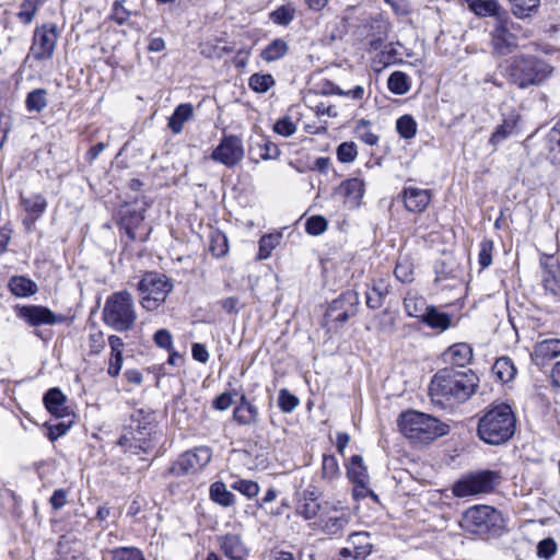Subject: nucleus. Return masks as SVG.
Masks as SVG:
<instances>
[{
    "label": "nucleus",
    "mask_w": 560,
    "mask_h": 560,
    "mask_svg": "<svg viewBox=\"0 0 560 560\" xmlns=\"http://www.w3.org/2000/svg\"><path fill=\"white\" fill-rule=\"evenodd\" d=\"M68 491L66 489H57L49 499L54 510H60L67 504Z\"/></svg>",
    "instance_id": "774afa93"
},
{
    "label": "nucleus",
    "mask_w": 560,
    "mask_h": 560,
    "mask_svg": "<svg viewBox=\"0 0 560 560\" xmlns=\"http://www.w3.org/2000/svg\"><path fill=\"white\" fill-rule=\"evenodd\" d=\"M212 457V452L207 446L196 447L184 453L177 460L176 467L183 474L195 472L205 467Z\"/></svg>",
    "instance_id": "4468645a"
},
{
    "label": "nucleus",
    "mask_w": 560,
    "mask_h": 560,
    "mask_svg": "<svg viewBox=\"0 0 560 560\" xmlns=\"http://www.w3.org/2000/svg\"><path fill=\"white\" fill-rule=\"evenodd\" d=\"M339 191L358 206L364 194V183L357 177L347 179L340 184Z\"/></svg>",
    "instance_id": "c756f323"
},
{
    "label": "nucleus",
    "mask_w": 560,
    "mask_h": 560,
    "mask_svg": "<svg viewBox=\"0 0 560 560\" xmlns=\"http://www.w3.org/2000/svg\"><path fill=\"white\" fill-rule=\"evenodd\" d=\"M359 294L354 291H347L334 300L327 312L326 316L338 323H346L350 317H353L358 312Z\"/></svg>",
    "instance_id": "ddd939ff"
},
{
    "label": "nucleus",
    "mask_w": 560,
    "mask_h": 560,
    "mask_svg": "<svg viewBox=\"0 0 560 560\" xmlns=\"http://www.w3.org/2000/svg\"><path fill=\"white\" fill-rule=\"evenodd\" d=\"M279 241H280V235H272V234L264 235L259 240L258 258L267 259L270 256L272 249L278 245Z\"/></svg>",
    "instance_id": "3c124183"
},
{
    "label": "nucleus",
    "mask_w": 560,
    "mask_h": 560,
    "mask_svg": "<svg viewBox=\"0 0 560 560\" xmlns=\"http://www.w3.org/2000/svg\"><path fill=\"white\" fill-rule=\"evenodd\" d=\"M398 425L401 433L415 444H429L450 432L447 423L415 410L401 413Z\"/></svg>",
    "instance_id": "7ed1b4c3"
},
{
    "label": "nucleus",
    "mask_w": 560,
    "mask_h": 560,
    "mask_svg": "<svg viewBox=\"0 0 560 560\" xmlns=\"http://www.w3.org/2000/svg\"><path fill=\"white\" fill-rule=\"evenodd\" d=\"M25 106L28 112H42L47 106V91L45 89L31 91L26 96Z\"/></svg>",
    "instance_id": "58836bf2"
},
{
    "label": "nucleus",
    "mask_w": 560,
    "mask_h": 560,
    "mask_svg": "<svg viewBox=\"0 0 560 560\" xmlns=\"http://www.w3.org/2000/svg\"><path fill=\"white\" fill-rule=\"evenodd\" d=\"M340 477L339 464L336 456L328 454L323 456L322 478L327 482H332Z\"/></svg>",
    "instance_id": "ea45409f"
},
{
    "label": "nucleus",
    "mask_w": 560,
    "mask_h": 560,
    "mask_svg": "<svg viewBox=\"0 0 560 560\" xmlns=\"http://www.w3.org/2000/svg\"><path fill=\"white\" fill-rule=\"evenodd\" d=\"M19 318L25 320L30 326L56 325L65 322L66 317L61 314H55L51 310L43 305H25L16 307Z\"/></svg>",
    "instance_id": "f8f14e48"
},
{
    "label": "nucleus",
    "mask_w": 560,
    "mask_h": 560,
    "mask_svg": "<svg viewBox=\"0 0 560 560\" xmlns=\"http://www.w3.org/2000/svg\"><path fill=\"white\" fill-rule=\"evenodd\" d=\"M229 250L228 240L225 235L215 233L211 236L210 252L214 257H222Z\"/></svg>",
    "instance_id": "864d4df0"
},
{
    "label": "nucleus",
    "mask_w": 560,
    "mask_h": 560,
    "mask_svg": "<svg viewBox=\"0 0 560 560\" xmlns=\"http://www.w3.org/2000/svg\"><path fill=\"white\" fill-rule=\"evenodd\" d=\"M130 428L139 435L150 434L151 424L153 422V413L144 409H136L130 415Z\"/></svg>",
    "instance_id": "c85d7f7f"
},
{
    "label": "nucleus",
    "mask_w": 560,
    "mask_h": 560,
    "mask_svg": "<svg viewBox=\"0 0 560 560\" xmlns=\"http://www.w3.org/2000/svg\"><path fill=\"white\" fill-rule=\"evenodd\" d=\"M541 266L544 267V271H542L544 288L546 289V291H549L552 295H555V294H557V290H558V282L556 279V275L553 273L552 270L547 269L544 264H541Z\"/></svg>",
    "instance_id": "0e129e2a"
},
{
    "label": "nucleus",
    "mask_w": 560,
    "mask_h": 560,
    "mask_svg": "<svg viewBox=\"0 0 560 560\" xmlns=\"http://www.w3.org/2000/svg\"><path fill=\"white\" fill-rule=\"evenodd\" d=\"M347 476L352 483L370 482L368 469L363 464V458L360 455H353L347 465Z\"/></svg>",
    "instance_id": "bb28decb"
},
{
    "label": "nucleus",
    "mask_w": 560,
    "mask_h": 560,
    "mask_svg": "<svg viewBox=\"0 0 560 560\" xmlns=\"http://www.w3.org/2000/svg\"><path fill=\"white\" fill-rule=\"evenodd\" d=\"M230 487L233 490L241 492L248 499L255 498L259 493V485L253 480L247 479H236L234 480Z\"/></svg>",
    "instance_id": "a18cd8bd"
},
{
    "label": "nucleus",
    "mask_w": 560,
    "mask_h": 560,
    "mask_svg": "<svg viewBox=\"0 0 560 560\" xmlns=\"http://www.w3.org/2000/svg\"><path fill=\"white\" fill-rule=\"evenodd\" d=\"M493 242L483 240L479 245L478 261L481 268H488L492 264Z\"/></svg>",
    "instance_id": "4d7b16f0"
},
{
    "label": "nucleus",
    "mask_w": 560,
    "mask_h": 560,
    "mask_svg": "<svg viewBox=\"0 0 560 560\" xmlns=\"http://www.w3.org/2000/svg\"><path fill=\"white\" fill-rule=\"evenodd\" d=\"M294 15L295 9L290 4H285L272 11L270 13V20L277 25L287 26L292 22Z\"/></svg>",
    "instance_id": "37998d69"
},
{
    "label": "nucleus",
    "mask_w": 560,
    "mask_h": 560,
    "mask_svg": "<svg viewBox=\"0 0 560 560\" xmlns=\"http://www.w3.org/2000/svg\"><path fill=\"white\" fill-rule=\"evenodd\" d=\"M122 362V353H110L108 360L107 374L112 377H117L121 371Z\"/></svg>",
    "instance_id": "338daca9"
},
{
    "label": "nucleus",
    "mask_w": 560,
    "mask_h": 560,
    "mask_svg": "<svg viewBox=\"0 0 560 560\" xmlns=\"http://www.w3.org/2000/svg\"><path fill=\"white\" fill-rule=\"evenodd\" d=\"M43 2L44 0H24L21 4V10L18 13L20 21L24 24H30Z\"/></svg>",
    "instance_id": "c03bdc74"
},
{
    "label": "nucleus",
    "mask_w": 560,
    "mask_h": 560,
    "mask_svg": "<svg viewBox=\"0 0 560 560\" xmlns=\"http://www.w3.org/2000/svg\"><path fill=\"white\" fill-rule=\"evenodd\" d=\"M153 341L159 348L164 349L166 351L172 350V348H174L173 336L170 330L164 328L155 331L153 336Z\"/></svg>",
    "instance_id": "bf43d9fd"
},
{
    "label": "nucleus",
    "mask_w": 560,
    "mask_h": 560,
    "mask_svg": "<svg viewBox=\"0 0 560 560\" xmlns=\"http://www.w3.org/2000/svg\"><path fill=\"white\" fill-rule=\"evenodd\" d=\"M288 52V44L280 38L273 39L262 51L261 58L267 61H276Z\"/></svg>",
    "instance_id": "e433bc0d"
},
{
    "label": "nucleus",
    "mask_w": 560,
    "mask_h": 560,
    "mask_svg": "<svg viewBox=\"0 0 560 560\" xmlns=\"http://www.w3.org/2000/svg\"><path fill=\"white\" fill-rule=\"evenodd\" d=\"M351 521L348 506L337 503H325L324 511L317 521L318 529L330 538L341 537Z\"/></svg>",
    "instance_id": "1a4fd4ad"
},
{
    "label": "nucleus",
    "mask_w": 560,
    "mask_h": 560,
    "mask_svg": "<svg viewBox=\"0 0 560 560\" xmlns=\"http://www.w3.org/2000/svg\"><path fill=\"white\" fill-rule=\"evenodd\" d=\"M248 84L250 89L257 93H266L271 86L275 85V79L268 73H254L250 75Z\"/></svg>",
    "instance_id": "79ce46f5"
},
{
    "label": "nucleus",
    "mask_w": 560,
    "mask_h": 560,
    "mask_svg": "<svg viewBox=\"0 0 560 560\" xmlns=\"http://www.w3.org/2000/svg\"><path fill=\"white\" fill-rule=\"evenodd\" d=\"M431 329L445 331L452 326L451 315L440 312L435 306L431 305L428 312L420 320Z\"/></svg>",
    "instance_id": "5701e85b"
},
{
    "label": "nucleus",
    "mask_w": 560,
    "mask_h": 560,
    "mask_svg": "<svg viewBox=\"0 0 560 560\" xmlns=\"http://www.w3.org/2000/svg\"><path fill=\"white\" fill-rule=\"evenodd\" d=\"M112 553L113 560H145L143 552L136 547H118Z\"/></svg>",
    "instance_id": "8fccbe9b"
},
{
    "label": "nucleus",
    "mask_w": 560,
    "mask_h": 560,
    "mask_svg": "<svg viewBox=\"0 0 560 560\" xmlns=\"http://www.w3.org/2000/svg\"><path fill=\"white\" fill-rule=\"evenodd\" d=\"M535 354L544 360H550L560 354V339H546L535 347Z\"/></svg>",
    "instance_id": "c9c22d12"
},
{
    "label": "nucleus",
    "mask_w": 560,
    "mask_h": 560,
    "mask_svg": "<svg viewBox=\"0 0 560 560\" xmlns=\"http://www.w3.org/2000/svg\"><path fill=\"white\" fill-rule=\"evenodd\" d=\"M546 150L551 164L560 166V119L546 136Z\"/></svg>",
    "instance_id": "393cba45"
},
{
    "label": "nucleus",
    "mask_w": 560,
    "mask_h": 560,
    "mask_svg": "<svg viewBox=\"0 0 560 560\" xmlns=\"http://www.w3.org/2000/svg\"><path fill=\"white\" fill-rule=\"evenodd\" d=\"M492 372L495 374L498 380L503 383H508L514 378L516 369L510 358L502 357L494 362Z\"/></svg>",
    "instance_id": "473e14b6"
},
{
    "label": "nucleus",
    "mask_w": 560,
    "mask_h": 560,
    "mask_svg": "<svg viewBox=\"0 0 560 560\" xmlns=\"http://www.w3.org/2000/svg\"><path fill=\"white\" fill-rule=\"evenodd\" d=\"M346 548L366 558L372 551L370 535L365 532L351 534Z\"/></svg>",
    "instance_id": "7c9ffc66"
},
{
    "label": "nucleus",
    "mask_w": 560,
    "mask_h": 560,
    "mask_svg": "<svg viewBox=\"0 0 560 560\" xmlns=\"http://www.w3.org/2000/svg\"><path fill=\"white\" fill-rule=\"evenodd\" d=\"M258 408L245 395H242L233 410V420L238 425H255L258 423Z\"/></svg>",
    "instance_id": "6ab92c4d"
},
{
    "label": "nucleus",
    "mask_w": 560,
    "mask_h": 560,
    "mask_svg": "<svg viewBox=\"0 0 560 560\" xmlns=\"http://www.w3.org/2000/svg\"><path fill=\"white\" fill-rule=\"evenodd\" d=\"M210 499L221 506L229 508L235 503V497L222 481H215L209 489Z\"/></svg>",
    "instance_id": "2f4dec72"
},
{
    "label": "nucleus",
    "mask_w": 560,
    "mask_h": 560,
    "mask_svg": "<svg viewBox=\"0 0 560 560\" xmlns=\"http://www.w3.org/2000/svg\"><path fill=\"white\" fill-rule=\"evenodd\" d=\"M475 11L479 15L483 16H497L500 20V13H501V7L493 0H487V1H477L475 3H471Z\"/></svg>",
    "instance_id": "de8ad7c7"
},
{
    "label": "nucleus",
    "mask_w": 560,
    "mask_h": 560,
    "mask_svg": "<svg viewBox=\"0 0 560 560\" xmlns=\"http://www.w3.org/2000/svg\"><path fill=\"white\" fill-rule=\"evenodd\" d=\"M194 116V107L189 103L178 105L173 115L168 119V127L173 133H180L185 122L190 120Z\"/></svg>",
    "instance_id": "a878e982"
},
{
    "label": "nucleus",
    "mask_w": 560,
    "mask_h": 560,
    "mask_svg": "<svg viewBox=\"0 0 560 560\" xmlns=\"http://www.w3.org/2000/svg\"><path fill=\"white\" fill-rule=\"evenodd\" d=\"M387 290L383 283H374L366 291V306L372 310H377L383 305L384 296L386 295Z\"/></svg>",
    "instance_id": "a19ab883"
},
{
    "label": "nucleus",
    "mask_w": 560,
    "mask_h": 560,
    "mask_svg": "<svg viewBox=\"0 0 560 560\" xmlns=\"http://www.w3.org/2000/svg\"><path fill=\"white\" fill-rule=\"evenodd\" d=\"M43 400L46 409L56 418L70 416L69 407L66 406L67 397L59 388L54 387L47 390Z\"/></svg>",
    "instance_id": "aec40b11"
},
{
    "label": "nucleus",
    "mask_w": 560,
    "mask_h": 560,
    "mask_svg": "<svg viewBox=\"0 0 560 560\" xmlns=\"http://www.w3.org/2000/svg\"><path fill=\"white\" fill-rule=\"evenodd\" d=\"M25 210L33 214L35 219L40 217L47 207V201L42 195H34L23 200Z\"/></svg>",
    "instance_id": "49530a36"
},
{
    "label": "nucleus",
    "mask_w": 560,
    "mask_h": 560,
    "mask_svg": "<svg viewBox=\"0 0 560 560\" xmlns=\"http://www.w3.org/2000/svg\"><path fill=\"white\" fill-rule=\"evenodd\" d=\"M244 154L242 139L237 136L229 135L221 139L220 143L212 151L211 159L231 168L243 160Z\"/></svg>",
    "instance_id": "9b49d317"
},
{
    "label": "nucleus",
    "mask_w": 560,
    "mask_h": 560,
    "mask_svg": "<svg viewBox=\"0 0 560 560\" xmlns=\"http://www.w3.org/2000/svg\"><path fill=\"white\" fill-rule=\"evenodd\" d=\"M358 156L357 144L352 141H346L338 145L337 158L341 163H352Z\"/></svg>",
    "instance_id": "09e8293b"
},
{
    "label": "nucleus",
    "mask_w": 560,
    "mask_h": 560,
    "mask_svg": "<svg viewBox=\"0 0 560 560\" xmlns=\"http://www.w3.org/2000/svg\"><path fill=\"white\" fill-rule=\"evenodd\" d=\"M472 359V349L466 342H458L447 348L443 353V360L446 363L464 368Z\"/></svg>",
    "instance_id": "412c9836"
},
{
    "label": "nucleus",
    "mask_w": 560,
    "mask_h": 560,
    "mask_svg": "<svg viewBox=\"0 0 560 560\" xmlns=\"http://www.w3.org/2000/svg\"><path fill=\"white\" fill-rule=\"evenodd\" d=\"M479 378L471 371H459L451 368L440 370L429 385V396L433 405L442 408H454L467 401L476 392Z\"/></svg>",
    "instance_id": "f257e3e1"
},
{
    "label": "nucleus",
    "mask_w": 560,
    "mask_h": 560,
    "mask_svg": "<svg viewBox=\"0 0 560 560\" xmlns=\"http://www.w3.org/2000/svg\"><path fill=\"white\" fill-rule=\"evenodd\" d=\"M395 277L401 282H411L412 281V269L408 261H398L395 270Z\"/></svg>",
    "instance_id": "680f3d73"
},
{
    "label": "nucleus",
    "mask_w": 560,
    "mask_h": 560,
    "mask_svg": "<svg viewBox=\"0 0 560 560\" xmlns=\"http://www.w3.org/2000/svg\"><path fill=\"white\" fill-rule=\"evenodd\" d=\"M220 550L230 560H246L249 548L237 534L228 533L217 537Z\"/></svg>",
    "instance_id": "dca6fc26"
},
{
    "label": "nucleus",
    "mask_w": 560,
    "mask_h": 560,
    "mask_svg": "<svg viewBox=\"0 0 560 560\" xmlns=\"http://www.w3.org/2000/svg\"><path fill=\"white\" fill-rule=\"evenodd\" d=\"M278 405L283 412L290 413L298 407L299 399L288 389L283 388L279 392Z\"/></svg>",
    "instance_id": "603ef678"
},
{
    "label": "nucleus",
    "mask_w": 560,
    "mask_h": 560,
    "mask_svg": "<svg viewBox=\"0 0 560 560\" xmlns=\"http://www.w3.org/2000/svg\"><path fill=\"white\" fill-rule=\"evenodd\" d=\"M59 32L54 23H46L34 30L30 56L36 61L50 60L54 57Z\"/></svg>",
    "instance_id": "9d476101"
},
{
    "label": "nucleus",
    "mask_w": 560,
    "mask_h": 560,
    "mask_svg": "<svg viewBox=\"0 0 560 560\" xmlns=\"http://www.w3.org/2000/svg\"><path fill=\"white\" fill-rule=\"evenodd\" d=\"M219 304L221 305L222 310L228 314H237L244 307L240 299L235 296L222 299L219 302Z\"/></svg>",
    "instance_id": "69168bd1"
},
{
    "label": "nucleus",
    "mask_w": 560,
    "mask_h": 560,
    "mask_svg": "<svg viewBox=\"0 0 560 560\" xmlns=\"http://www.w3.org/2000/svg\"><path fill=\"white\" fill-rule=\"evenodd\" d=\"M273 131L282 137H291L296 131V125L289 116L278 119L273 125Z\"/></svg>",
    "instance_id": "5fc2aeb1"
},
{
    "label": "nucleus",
    "mask_w": 560,
    "mask_h": 560,
    "mask_svg": "<svg viewBox=\"0 0 560 560\" xmlns=\"http://www.w3.org/2000/svg\"><path fill=\"white\" fill-rule=\"evenodd\" d=\"M492 46L500 55L511 52L516 46V37L509 31L506 20H500L492 31Z\"/></svg>",
    "instance_id": "a211bd4d"
},
{
    "label": "nucleus",
    "mask_w": 560,
    "mask_h": 560,
    "mask_svg": "<svg viewBox=\"0 0 560 560\" xmlns=\"http://www.w3.org/2000/svg\"><path fill=\"white\" fill-rule=\"evenodd\" d=\"M418 125L411 115H404L396 120V131L406 139H413L417 135Z\"/></svg>",
    "instance_id": "4c0bfd02"
},
{
    "label": "nucleus",
    "mask_w": 560,
    "mask_h": 560,
    "mask_svg": "<svg viewBox=\"0 0 560 560\" xmlns=\"http://www.w3.org/2000/svg\"><path fill=\"white\" fill-rule=\"evenodd\" d=\"M498 481V472L481 470L464 476L454 483L452 490L457 498L478 495L493 491Z\"/></svg>",
    "instance_id": "6e6552de"
},
{
    "label": "nucleus",
    "mask_w": 560,
    "mask_h": 560,
    "mask_svg": "<svg viewBox=\"0 0 560 560\" xmlns=\"http://www.w3.org/2000/svg\"><path fill=\"white\" fill-rule=\"evenodd\" d=\"M322 506L318 502V493L314 486L296 493L295 513L306 521L315 518Z\"/></svg>",
    "instance_id": "2eb2a0df"
},
{
    "label": "nucleus",
    "mask_w": 560,
    "mask_h": 560,
    "mask_svg": "<svg viewBox=\"0 0 560 560\" xmlns=\"http://www.w3.org/2000/svg\"><path fill=\"white\" fill-rule=\"evenodd\" d=\"M9 288L12 294L20 298L31 296L38 291L37 284L23 276L12 277L9 281Z\"/></svg>",
    "instance_id": "cd10ccee"
},
{
    "label": "nucleus",
    "mask_w": 560,
    "mask_h": 560,
    "mask_svg": "<svg viewBox=\"0 0 560 560\" xmlns=\"http://www.w3.org/2000/svg\"><path fill=\"white\" fill-rule=\"evenodd\" d=\"M460 527L477 535H500L505 528L503 514L490 505H474L460 518Z\"/></svg>",
    "instance_id": "423d86ee"
},
{
    "label": "nucleus",
    "mask_w": 560,
    "mask_h": 560,
    "mask_svg": "<svg viewBox=\"0 0 560 560\" xmlns=\"http://www.w3.org/2000/svg\"><path fill=\"white\" fill-rule=\"evenodd\" d=\"M558 545L551 537L540 540L537 545V556L541 559H550L556 555Z\"/></svg>",
    "instance_id": "6e6d98bb"
},
{
    "label": "nucleus",
    "mask_w": 560,
    "mask_h": 560,
    "mask_svg": "<svg viewBox=\"0 0 560 560\" xmlns=\"http://www.w3.org/2000/svg\"><path fill=\"white\" fill-rule=\"evenodd\" d=\"M516 431V417L508 404L490 406L479 418L478 438L489 445L509 442Z\"/></svg>",
    "instance_id": "f03ea898"
},
{
    "label": "nucleus",
    "mask_w": 560,
    "mask_h": 560,
    "mask_svg": "<svg viewBox=\"0 0 560 560\" xmlns=\"http://www.w3.org/2000/svg\"><path fill=\"white\" fill-rule=\"evenodd\" d=\"M102 319L116 331L131 330L137 320L132 295L126 290L112 293L105 301Z\"/></svg>",
    "instance_id": "39448f33"
},
{
    "label": "nucleus",
    "mask_w": 560,
    "mask_h": 560,
    "mask_svg": "<svg viewBox=\"0 0 560 560\" xmlns=\"http://www.w3.org/2000/svg\"><path fill=\"white\" fill-rule=\"evenodd\" d=\"M431 305L427 304L425 299L417 292L409 291L404 299V308L409 317L422 319Z\"/></svg>",
    "instance_id": "4be33fe9"
},
{
    "label": "nucleus",
    "mask_w": 560,
    "mask_h": 560,
    "mask_svg": "<svg viewBox=\"0 0 560 560\" xmlns=\"http://www.w3.org/2000/svg\"><path fill=\"white\" fill-rule=\"evenodd\" d=\"M511 3L512 13L518 18L524 19L530 16L533 13H536L539 5L540 0H509Z\"/></svg>",
    "instance_id": "72a5a7b5"
},
{
    "label": "nucleus",
    "mask_w": 560,
    "mask_h": 560,
    "mask_svg": "<svg viewBox=\"0 0 560 560\" xmlns=\"http://www.w3.org/2000/svg\"><path fill=\"white\" fill-rule=\"evenodd\" d=\"M110 16L116 23L121 25L128 21L130 12L124 7L122 2L115 1Z\"/></svg>",
    "instance_id": "e2e57ef3"
},
{
    "label": "nucleus",
    "mask_w": 560,
    "mask_h": 560,
    "mask_svg": "<svg viewBox=\"0 0 560 560\" xmlns=\"http://www.w3.org/2000/svg\"><path fill=\"white\" fill-rule=\"evenodd\" d=\"M518 131V117L511 116L503 120L501 125H499L494 131L492 132L489 143L492 147H498L501 142L506 140L509 137L517 133Z\"/></svg>",
    "instance_id": "b1692460"
},
{
    "label": "nucleus",
    "mask_w": 560,
    "mask_h": 560,
    "mask_svg": "<svg viewBox=\"0 0 560 560\" xmlns=\"http://www.w3.org/2000/svg\"><path fill=\"white\" fill-rule=\"evenodd\" d=\"M509 78L520 89L540 85L553 72V67L546 60L533 55L514 56L509 66Z\"/></svg>",
    "instance_id": "20e7f679"
},
{
    "label": "nucleus",
    "mask_w": 560,
    "mask_h": 560,
    "mask_svg": "<svg viewBox=\"0 0 560 560\" xmlns=\"http://www.w3.org/2000/svg\"><path fill=\"white\" fill-rule=\"evenodd\" d=\"M140 305L149 311L158 310L173 290L172 280L156 271L145 272L137 284Z\"/></svg>",
    "instance_id": "0eeeda50"
},
{
    "label": "nucleus",
    "mask_w": 560,
    "mask_h": 560,
    "mask_svg": "<svg viewBox=\"0 0 560 560\" xmlns=\"http://www.w3.org/2000/svg\"><path fill=\"white\" fill-rule=\"evenodd\" d=\"M388 90L396 95H404L410 90V79L402 71L393 72L387 81Z\"/></svg>",
    "instance_id": "f704fd0d"
},
{
    "label": "nucleus",
    "mask_w": 560,
    "mask_h": 560,
    "mask_svg": "<svg viewBox=\"0 0 560 560\" xmlns=\"http://www.w3.org/2000/svg\"><path fill=\"white\" fill-rule=\"evenodd\" d=\"M405 207L408 211L423 212L431 201V192L428 189L417 187H405L402 190Z\"/></svg>",
    "instance_id": "f3484780"
},
{
    "label": "nucleus",
    "mask_w": 560,
    "mask_h": 560,
    "mask_svg": "<svg viewBox=\"0 0 560 560\" xmlns=\"http://www.w3.org/2000/svg\"><path fill=\"white\" fill-rule=\"evenodd\" d=\"M305 230L311 235H320L327 230V221L319 215L311 217L305 223Z\"/></svg>",
    "instance_id": "13d9d810"
},
{
    "label": "nucleus",
    "mask_w": 560,
    "mask_h": 560,
    "mask_svg": "<svg viewBox=\"0 0 560 560\" xmlns=\"http://www.w3.org/2000/svg\"><path fill=\"white\" fill-rule=\"evenodd\" d=\"M106 346L105 336L101 330L91 332L89 336V348L91 354H100Z\"/></svg>",
    "instance_id": "052dcab7"
}]
</instances>
